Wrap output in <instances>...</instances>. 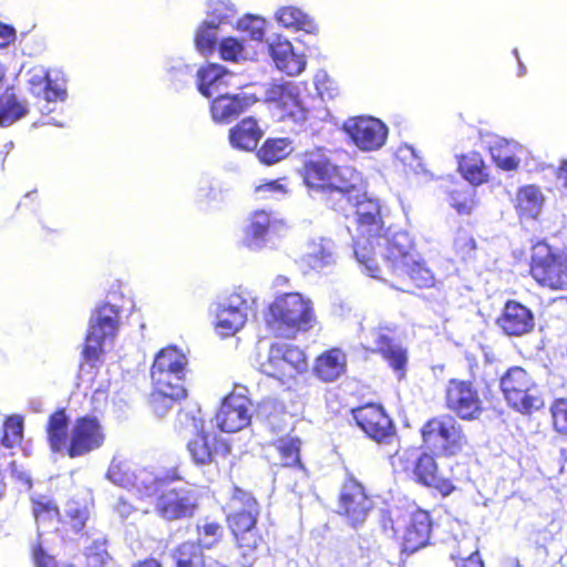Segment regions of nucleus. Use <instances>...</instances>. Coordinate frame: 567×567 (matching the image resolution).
<instances>
[{
	"instance_id": "c03bdc74",
	"label": "nucleus",
	"mask_w": 567,
	"mask_h": 567,
	"mask_svg": "<svg viewBox=\"0 0 567 567\" xmlns=\"http://www.w3.org/2000/svg\"><path fill=\"white\" fill-rule=\"evenodd\" d=\"M134 471L127 462L113 458L106 472V478L114 485L130 489Z\"/></svg>"
},
{
	"instance_id": "f257e3e1",
	"label": "nucleus",
	"mask_w": 567,
	"mask_h": 567,
	"mask_svg": "<svg viewBox=\"0 0 567 567\" xmlns=\"http://www.w3.org/2000/svg\"><path fill=\"white\" fill-rule=\"evenodd\" d=\"M267 329L277 339L293 340L316 324L312 301L299 292H286L275 298L265 312Z\"/></svg>"
},
{
	"instance_id": "c85d7f7f",
	"label": "nucleus",
	"mask_w": 567,
	"mask_h": 567,
	"mask_svg": "<svg viewBox=\"0 0 567 567\" xmlns=\"http://www.w3.org/2000/svg\"><path fill=\"white\" fill-rule=\"evenodd\" d=\"M248 109V97L245 93L217 96L210 106L213 120L218 123H229Z\"/></svg>"
},
{
	"instance_id": "79ce46f5",
	"label": "nucleus",
	"mask_w": 567,
	"mask_h": 567,
	"mask_svg": "<svg viewBox=\"0 0 567 567\" xmlns=\"http://www.w3.org/2000/svg\"><path fill=\"white\" fill-rule=\"evenodd\" d=\"M23 439V417L14 414L4 421L3 430L0 432V441L6 447L16 449L20 446Z\"/></svg>"
},
{
	"instance_id": "49530a36",
	"label": "nucleus",
	"mask_w": 567,
	"mask_h": 567,
	"mask_svg": "<svg viewBox=\"0 0 567 567\" xmlns=\"http://www.w3.org/2000/svg\"><path fill=\"white\" fill-rule=\"evenodd\" d=\"M167 80L177 90L182 89L192 78V69L181 59L169 60L166 64Z\"/></svg>"
},
{
	"instance_id": "c9c22d12",
	"label": "nucleus",
	"mask_w": 567,
	"mask_h": 567,
	"mask_svg": "<svg viewBox=\"0 0 567 567\" xmlns=\"http://www.w3.org/2000/svg\"><path fill=\"white\" fill-rule=\"evenodd\" d=\"M69 419L64 411L53 413L48 422L47 433L50 447L53 452H63L66 450Z\"/></svg>"
},
{
	"instance_id": "7c9ffc66",
	"label": "nucleus",
	"mask_w": 567,
	"mask_h": 567,
	"mask_svg": "<svg viewBox=\"0 0 567 567\" xmlns=\"http://www.w3.org/2000/svg\"><path fill=\"white\" fill-rule=\"evenodd\" d=\"M414 258V245L405 233L394 234L386 244L385 262L391 275Z\"/></svg>"
},
{
	"instance_id": "f3484780",
	"label": "nucleus",
	"mask_w": 567,
	"mask_h": 567,
	"mask_svg": "<svg viewBox=\"0 0 567 567\" xmlns=\"http://www.w3.org/2000/svg\"><path fill=\"white\" fill-rule=\"evenodd\" d=\"M258 101L272 104L282 118L296 117L303 111L298 84L291 81L269 83L261 94L255 90L250 93V103Z\"/></svg>"
},
{
	"instance_id": "bb28decb",
	"label": "nucleus",
	"mask_w": 567,
	"mask_h": 567,
	"mask_svg": "<svg viewBox=\"0 0 567 567\" xmlns=\"http://www.w3.org/2000/svg\"><path fill=\"white\" fill-rule=\"evenodd\" d=\"M233 74L229 73L224 66L219 64H208L200 68L196 73L197 89L202 95L212 97L215 94L218 96L223 93L228 84Z\"/></svg>"
},
{
	"instance_id": "a18cd8bd",
	"label": "nucleus",
	"mask_w": 567,
	"mask_h": 567,
	"mask_svg": "<svg viewBox=\"0 0 567 567\" xmlns=\"http://www.w3.org/2000/svg\"><path fill=\"white\" fill-rule=\"evenodd\" d=\"M267 22L254 14H250V42H256V48L250 45V60H258L262 55V47H269L265 41Z\"/></svg>"
},
{
	"instance_id": "09e8293b",
	"label": "nucleus",
	"mask_w": 567,
	"mask_h": 567,
	"mask_svg": "<svg viewBox=\"0 0 567 567\" xmlns=\"http://www.w3.org/2000/svg\"><path fill=\"white\" fill-rule=\"evenodd\" d=\"M219 54L225 61H244L247 54L245 43L234 37L225 38L219 43Z\"/></svg>"
},
{
	"instance_id": "603ef678",
	"label": "nucleus",
	"mask_w": 567,
	"mask_h": 567,
	"mask_svg": "<svg viewBox=\"0 0 567 567\" xmlns=\"http://www.w3.org/2000/svg\"><path fill=\"white\" fill-rule=\"evenodd\" d=\"M554 430L567 436V399H556L550 406Z\"/></svg>"
},
{
	"instance_id": "4c0bfd02",
	"label": "nucleus",
	"mask_w": 567,
	"mask_h": 567,
	"mask_svg": "<svg viewBox=\"0 0 567 567\" xmlns=\"http://www.w3.org/2000/svg\"><path fill=\"white\" fill-rule=\"evenodd\" d=\"M278 23L287 29L311 32L315 29L312 19L297 7L287 6L276 13Z\"/></svg>"
},
{
	"instance_id": "bf43d9fd",
	"label": "nucleus",
	"mask_w": 567,
	"mask_h": 567,
	"mask_svg": "<svg viewBox=\"0 0 567 567\" xmlns=\"http://www.w3.org/2000/svg\"><path fill=\"white\" fill-rule=\"evenodd\" d=\"M33 515L35 520L40 524L47 520L58 518L59 511L55 504L51 501H38L33 505Z\"/></svg>"
},
{
	"instance_id": "680f3d73",
	"label": "nucleus",
	"mask_w": 567,
	"mask_h": 567,
	"mask_svg": "<svg viewBox=\"0 0 567 567\" xmlns=\"http://www.w3.org/2000/svg\"><path fill=\"white\" fill-rule=\"evenodd\" d=\"M107 558L104 543L95 542L94 547L87 548L86 560L89 567H102Z\"/></svg>"
},
{
	"instance_id": "a211bd4d",
	"label": "nucleus",
	"mask_w": 567,
	"mask_h": 567,
	"mask_svg": "<svg viewBox=\"0 0 567 567\" xmlns=\"http://www.w3.org/2000/svg\"><path fill=\"white\" fill-rule=\"evenodd\" d=\"M248 389L235 384L231 393L226 396L216 413L215 423L223 432H238L248 425Z\"/></svg>"
},
{
	"instance_id": "4be33fe9",
	"label": "nucleus",
	"mask_w": 567,
	"mask_h": 567,
	"mask_svg": "<svg viewBox=\"0 0 567 567\" xmlns=\"http://www.w3.org/2000/svg\"><path fill=\"white\" fill-rule=\"evenodd\" d=\"M432 519L427 511L416 508L408 514L402 539V551L413 554L425 547L430 542Z\"/></svg>"
},
{
	"instance_id": "6ab92c4d",
	"label": "nucleus",
	"mask_w": 567,
	"mask_h": 567,
	"mask_svg": "<svg viewBox=\"0 0 567 567\" xmlns=\"http://www.w3.org/2000/svg\"><path fill=\"white\" fill-rule=\"evenodd\" d=\"M105 435L100 422L95 417L79 419L71 430L70 444L66 449L70 457L83 456L100 449Z\"/></svg>"
},
{
	"instance_id": "9b49d317",
	"label": "nucleus",
	"mask_w": 567,
	"mask_h": 567,
	"mask_svg": "<svg viewBox=\"0 0 567 567\" xmlns=\"http://www.w3.org/2000/svg\"><path fill=\"white\" fill-rule=\"evenodd\" d=\"M445 408L462 421H477L485 408L480 391L472 380L452 378L444 390Z\"/></svg>"
},
{
	"instance_id": "5fc2aeb1",
	"label": "nucleus",
	"mask_w": 567,
	"mask_h": 567,
	"mask_svg": "<svg viewBox=\"0 0 567 567\" xmlns=\"http://www.w3.org/2000/svg\"><path fill=\"white\" fill-rule=\"evenodd\" d=\"M502 148L503 144L501 142L489 147L494 164L503 171H516L519 166V159L513 154L503 153Z\"/></svg>"
},
{
	"instance_id": "c756f323",
	"label": "nucleus",
	"mask_w": 567,
	"mask_h": 567,
	"mask_svg": "<svg viewBox=\"0 0 567 567\" xmlns=\"http://www.w3.org/2000/svg\"><path fill=\"white\" fill-rule=\"evenodd\" d=\"M544 195L540 187L534 184H527L518 187L514 208L519 219H536L544 205Z\"/></svg>"
},
{
	"instance_id": "a19ab883",
	"label": "nucleus",
	"mask_w": 567,
	"mask_h": 567,
	"mask_svg": "<svg viewBox=\"0 0 567 567\" xmlns=\"http://www.w3.org/2000/svg\"><path fill=\"white\" fill-rule=\"evenodd\" d=\"M217 22L215 19H206L198 28L195 35L197 50L203 54H212L217 43Z\"/></svg>"
},
{
	"instance_id": "338daca9",
	"label": "nucleus",
	"mask_w": 567,
	"mask_h": 567,
	"mask_svg": "<svg viewBox=\"0 0 567 567\" xmlns=\"http://www.w3.org/2000/svg\"><path fill=\"white\" fill-rule=\"evenodd\" d=\"M66 514L71 517L72 527L75 532H80L87 519V512L75 507L73 504L68 505Z\"/></svg>"
},
{
	"instance_id": "6e6d98bb",
	"label": "nucleus",
	"mask_w": 567,
	"mask_h": 567,
	"mask_svg": "<svg viewBox=\"0 0 567 567\" xmlns=\"http://www.w3.org/2000/svg\"><path fill=\"white\" fill-rule=\"evenodd\" d=\"M200 557V547L192 542L183 543L174 554L176 566H195V560Z\"/></svg>"
},
{
	"instance_id": "f03ea898",
	"label": "nucleus",
	"mask_w": 567,
	"mask_h": 567,
	"mask_svg": "<svg viewBox=\"0 0 567 567\" xmlns=\"http://www.w3.org/2000/svg\"><path fill=\"white\" fill-rule=\"evenodd\" d=\"M301 174L309 189L338 196L337 202L330 205L336 210H346L343 198L355 192V186L361 183L360 174L354 168L337 166L326 156L305 161Z\"/></svg>"
},
{
	"instance_id": "0eeeda50",
	"label": "nucleus",
	"mask_w": 567,
	"mask_h": 567,
	"mask_svg": "<svg viewBox=\"0 0 567 567\" xmlns=\"http://www.w3.org/2000/svg\"><path fill=\"white\" fill-rule=\"evenodd\" d=\"M395 457L401 471L411 472L417 484L434 491L442 497L450 496L456 489L451 478L440 475L439 464L433 454L429 452L417 454L415 449H405L398 451Z\"/></svg>"
},
{
	"instance_id": "e433bc0d",
	"label": "nucleus",
	"mask_w": 567,
	"mask_h": 567,
	"mask_svg": "<svg viewBox=\"0 0 567 567\" xmlns=\"http://www.w3.org/2000/svg\"><path fill=\"white\" fill-rule=\"evenodd\" d=\"M187 359L185 354L176 347H167L158 352L156 355L153 368L173 372L178 377L184 378L186 371Z\"/></svg>"
},
{
	"instance_id": "412c9836",
	"label": "nucleus",
	"mask_w": 567,
	"mask_h": 567,
	"mask_svg": "<svg viewBox=\"0 0 567 567\" xmlns=\"http://www.w3.org/2000/svg\"><path fill=\"white\" fill-rule=\"evenodd\" d=\"M392 276L395 279L392 287L408 293H414L420 289L433 288L436 284L435 275L427 267L426 262L415 258L394 271Z\"/></svg>"
},
{
	"instance_id": "cd10ccee",
	"label": "nucleus",
	"mask_w": 567,
	"mask_h": 567,
	"mask_svg": "<svg viewBox=\"0 0 567 567\" xmlns=\"http://www.w3.org/2000/svg\"><path fill=\"white\" fill-rule=\"evenodd\" d=\"M457 172L474 187L486 184L491 179L489 168L477 151H470L457 156Z\"/></svg>"
},
{
	"instance_id": "a878e982",
	"label": "nucleus",
	"mask_w": 567,
	"mask_h": 567,
	"mask_svg": "<svg viewBox=\"0 0 567 567\" xmlns=\"http://www.w3.org/2000/svg\"><path fill=\"white\" fill-rule=\"evenodd\" d=\"M375 352L391 367L399 380L405 377L408 367V351L392 337L379 332L374 340Z\"/></svg>"
},
{
	"instance_id": "9d476101",
	"label": "nucleus",
	"mask_w": 567,
	"mask_h": 567,
	"mask_svg": "<svg viewBox=\"0 0 567 567\" xmlns=\"http://www.w3.org/2000/svg\"><path fill=\"white\" fill-rule=\"evenodd\" d=\"M374 508L372 495L353 474L343 480L338 495V515L352 526H361Z\"/></svg>"
},
{
	"instance_id": "58836bf2",
	"label": "nucleus",
	"mask_w": 567,
	"mask_h": 567,
	"mask_svg": "<svg viewBox=\"0 0 567 567\" xmlns=\"http://www.w3.org/2000/svg\"><path fill=\"white\" fill-rule=\"evenodd\" d=\"M28 113L27 104L14 94L6 92L0 100V126H10Z\"/></svg>"
},
{
	"instance_id": "774afa93",
	"label": "nucleus",
	"mask_w": 567,
	"mask_h": 567,
	"mask_svg": "<svg viewBox=\"0 0 567 567\" xmlns=\"http://www.w3.org/2000/svg\"><path fill=\"white\" fill-rule=\"evenodd\" d=\"M32 556L37 567H56L54 557L48 555L40 544L32 548Z\"/></svg>"
},
{
	"instance_id": "052dcab7",
	"label": "nucleus",
	"mask_w": 567,
	"mask_h": 567,
	"mask_svg": "<svg viewBox=\"0 0 567 567\" xmlns=\"http://www.w3.org/2000/svg\"><path fill=\"white\" fill-rule=\"evenodd\" d=\"M254 192L258 198L265 199L271 195L286 194L287 188L280 183V179H274L257 185Z\"/></svg>"
},
{
	"instance_id": "de8ad7c7",
	"label": "nucleus",
	"mask_w": 567,
	"mask_h": 567,
	"mask_svg": "<svg viewBox=\"0 0 567 567\" xmlns=\"http://www.w3.org/2000/svg\"><path fill=\"white\" fill-rule=\"evenodd\" d=\"M302 261L308 268L317 270L331 265L333 262V254L329 246L320 244L307 252Z\"/></svg>"
},
{
	"instance_id": "dca6fc26",
	"label": "nucleus",
	"mask_w": 567,
	"mask_h": 567,
	"mask_svg": "<svg viewBox=\"0 0 567 567\" xmlns=\"http://www.w3.org/2000/svg\"><path fill=\"white\" fill-rule=\"evenodd\" d=\"M343 131L361 151L370 152L382 147L388 137V127L372 116H354L343 123Z\"/></svg>"
},
{
	"instance_id": "2eb2a0df",
	"label": "nucleus",
	"mask_w": 567,
	"mask_h": 567,
	"mask_svg": "<svg viewBox=\"0 0 567 567\" xmlns=\"http://www.w3.org/2000/svg\"><path fill=\"white\" fill-rule=\"evenodd\" d=\"M245 291L231 293L210 307L215 318V330L220 337H229L240 330L247 319Z\"/></svg>"
},
{
	"instance_id": "8fccbe9b",
	"label": "nucleus",
	"mask_w": 567,
	"mask_h": 567,
	"mask_svg": "<svg viewBox=\"0 0 567 567\" xmlns=\"http://www.w3.org/2000/svg\"><path fill=\"white\" fill-rule=\"evenodd\" d=\"M229 528L240 548L246 546V534L248 532V513L243 509L237 513L230 512L228 514Z\"/></svg>"
},
{
	"instance_id": "ea45409f",
	"label": "nucleus",
	"mask_w": 567,
	"mask_h": 567,
	"mask_svg": "<svg viewBox=\"0 0 567 567\" xmlns=\"http://www.w3.org/2000/svg\"><path fill=\"white\" fill-rule=\"evenodd\" d=\"M197 545L203 549H210L216 546L223 538V526L209 518L199 519L197 522Z\"/></svg>"
},
{
	"instance_id": "f704fd0d",
	"label": "nucleus",
	"mask_w": 567,
	"mask_h": 567,
	"mask_svg": "<svg viewBox=\"0 0 567 567\" xmlns=\"http://www.w3.org/2000/svg\"><path fill=\"white\" fill-rule=\"evenodd\" d=\"M274 445L279 454L282 466L299 470L305 468L300 455L302 441L299 436L287 435L280 437Z\"/></svg>"
},
{
	"instance_id": "6e6552de",
	"label": "nucleus",
	"mask_w": 567,
	"mask_h": 567,
	"mask_svg": "<svg viewBox=\"0 0 567 567\" xmlns=\"http://www.w3.org/2000/svg\"><path fill=\"white\" fill-rule=\"evenodd\" d=\"M308 369V357L303 349L281 341L269 346L267 358L260 362L259 371L280 382H287Z\"/></svg>"
},
{
	"instance_id": "473e14b6",
	"label": "nucleus",
	"mask_w": 567,
	"mask_h": 567,
	"mask_svg": "<svg viewBox=\"0 0 567 567\" xmlns=\"http://www.w3.org/2000/svg\"><path fill=\"white\" fill-rule=\"evenodd\" d=\"M292 151V142L288 137L267 138L256 151V156L262 164L272 165L287 158Z\"/></svg>"
},
{
	"instance_id": "aec40b11",
	"label": "nucleus",
	"mask_w": 567,
	"mask_h": 567,
	"mask_svg": "<svg viewBox=\"0 0 567 567\" xmlns=\"http://www.w3.org/2000/svg\"><path fill=\"white\" fill-rule=\"evenodd\" d=\"M496 326L507 337H523L535 329V317L533 311L517 300H507L498 317Z\"/></svg>"
},
{
	"instance_id": "ddd939ff",
	"label": "nucleus",
	"mask_w": 567,
	"mask_h": 567,
	"mask_svg": "<svg viewBox=\"0 0 567 567\" xmlns=\"http://www.w3.org/2000/svg\"><path fill=\"white\" fill-rule=\"evenodd\" d=\"M343 202L355 208V236L363 238H381L385 234L380 204L367 197L359 185L355 192L347 194Z\"/></svg>"
},
{
	"instance_id": "4d7b16f0",
	"label": "nucleus",
	"mask_w": 567,
	"mask_h": 567,
	"mask_svg": "<svg viewBox=\"0 0 567 567\" xmlns=\"http://www.w3.org/2000/svg\"><path fill=\"white\" fill-rule=\"evenodd\" d=\"M274 226L270 215L266 212L258 210L251 219L252 237L257 240H265Z\"/></svg>"
},
{
	"instance_id": "72a5a7b5",
	"label": "nucleus",
	"mask_w": 567,
	"mask_h": 567,
	"mask_svg": "<svg viewBox=\"0 0 567 567\" xmlns=\"http://www.w3.org/2000/svg\"><path fill=\"white\" fill-rule=\"evenodd\" d=\"M380 238L353 237V249L357 261L364 267L367 274L373 278L380 277V266L374 251V241Z\"/></svg>"
},
{
	"instance_id": "864d4df0",
	"label": "nucleus",
	"mask_w": 567,
	"mask_h": 567,
	"mask_svg": "<svg viewBox=\"0 0 567 567\" xmlns=\"http://www.w3.org/2000/svg\"><path fill=\"white\" fill-rule=\"evenodd\" d=\"M453 247L462 260L472 258L477 249L474 237L465 230L457 231Z\"/></svg>"
},
{
	"instance_id": "39448f33",
	"label": "nucleus",
	"mask_w": 567,
	"mask_h": 567,
	"mask_svg": "<svg viewBox=\"0 0 567 567\" xmlns=\"http://www.w3.org/2000/svg\"><path fill=\"white\" fill-rule=\"evenodd\" d=\"M499 389L508 405L519 413L530 414L544 405L533 375L519 365L511 367L502 374Z\"/></svg>"
},
{
	"instance_id": "393cba45",
	"label": "nucleus",
	"mask_w": 567,
	"mask_h": 567,
	"mask_svg": "<svg viewBox=\"0 0 567 567\" xmlns=\"http://www.w3.org/2000/svg\"><path fill=\"white\" fill-rule=\"evenodd\" d=\"M30 90L34 95H43L47 103L64 101L66 99L65 85L43 68L35 66L29 72Z\"/></svg>"
},
{
	"instance_id": "69168bd1",
	"label": "nucleus",
	"mask_w": 567,
	"mask_h": 567,
	"mask_svg": "<svg viewBox=\"0 0 567 567\" xmlns=\"http://www.w3.org/2000/svg\"><path fill=\"white\" fill-rule=\"evenodd\" d=\"M456 567H485L484 561L481 557L478 548H475L466 557H463L461 553L452 556Z\"/></svg>"
},
{
	"instance_id": "423d86ee",
	"label": "nucleus",
	"mask_w": 567,
	"mask_h": 567,
	"mask_svg": "<svg viewBox=\"0 0 567 567\" xmlns=\"http://www.w3.org/2000/svg\"><path fill=\"white\" fill-rule=\"evenodd\" d=\"M425 449L442 456L458 454L466 443L462 425L452 415L444 414L429 419L420 430Z\"/></svg>"
},
{
	"instance_id": "f8f14e48",
	"label": "nucleus",
	"mask_w": 567,
	"mask_h": 567,
	"mask_svg": "<svg viewBox=\"0 0 567 567\" xmlns=\"http://www.w3.org/2000/svg\"><path fill=\"white\" fill-rule=\"evenodd\" d=\"M118 309L114 305L99 306L92 313L83 354L87 361H96L111 343L118 328Z\"/></svg>"
},
{
	"instance_id": "7ed1b4c3",
	"label": "nucleus",
	"mask_w": 567,
	"mask_h": 567,
	"mask_svg": "<svg viewBox=\"0 0 567 567\" xmlns=\"http://www.w3.org/2000/svg\"><path fill=\"white\" fill-rule=\"evenodd\" d=\"M528 274L543 289L567 292V250L537 240L530 247Z\"/></svg>"
},
{
	"instance_id": "4468645a",
	"label": "nucleus",
	"mask_w": 567,
	"mask_h": 567,
	"mask_svg": "<svg viewBox=\"0 0 567 567\" xmlns=\"http://www.w3.org/2000/svg\"><path fill=\"white\" fill-rule=\"evenodd\" d=\"M357 426L372 441L379 444H388L395 435V426L378 403H367L351 411Z\"/></svg>"
},
{
	"instance_id": "b1692460",
	"label": "nucleus",
	"mask_w": 567,
	"mask_h": 567,
	"mask_svg": "<svg viewBox=\"0 0 567 567\" xmlns=\"http://www.w3.org/2000/svg\"><path fill=\"white\" fill-rule=\"evenodd\" d=\"M348 371V355L339 347H332L315 358L313 375L323 383H332L341 379Z\"/></svg>"
},
{
	"instance_id": "37998d69",
	"label": "nucleus",
	"mask_w": 567,
	"mask_h": 567,
	"mask_svg": "<svg viewBox=\"0 0 567 567\" xmlns=\"http://www.w3.org/2000/svg\"><path fill=\"white\" fill-rule=\"evenodd\" d=\"M132 486L130 489H134L142 497L151 496L155 493L161 492L162 486L165 485L162 482H158L157 478L146 470L134 471V475L132 477Z\"/></svg>"
},
{
	"instance_id": "5701e85b",
	"label": "nucleus",
	"mask_w": 567,
	"mask_h": 567,
	"mask_svg": "<svg viewBox=\"0 0 567 567\" xmlns=\"http://www.w3.org/2000/svg\"><path fill=\"white\" fill-rule=\"evenodd\" d=\"M269 54L276 68L289 76L301 74L307 65L303 53H297L290 41L277 38L269 47H262V56Z\"/></svg>"
},
{
	"instance_id": "2f4dec72",
	"label": "nucleus",
	"mask_w": 567,
	"mask_h": 567,
	"mask_svg": "<svg viewBox=\"0 0 567 567\" xmlns=\"http://www.w3.org/2000/svg\"><path fill=\"white\" fill-rule=\"evenodd\" d=\"M151 378L153 383V392H155V399L163 398L165 394L169 398H185L186 390L183 384L182 377L174 374L173 372H166V370H159L152 367Z\"/></svg>"
},
{
	"instance_id": "13d9d810",
	"label": "nucleus",
	"mask_w": 567,
	"mask_h": 567,
	"mask_svg": "<svg viewBox=\"0 0 567 567\" xmlns=\"http://www.w3.org/2000/svg\"><path fill=\"white\" fill-rule=\"evenodd\" d=\"M229 143L234 148L248 151V118H243L229 130Z\"/></svg>"
},
{
	"instance_id": "20e7f679",
	"label": "nucleus",
	"mask_w": 567,
	"mask_h": 567,
	"mask_svg": "<svg viewBox=\"0 0 567 567\" xmlns=\"http://www.w3.org/2000/svg\"><path fill=\"white\" fill-rule=\"evenodd\" d=\"M177 422L184 431L193 436L187 441V452L196 465L217 463L218 458H225L229 452V445L224 441L204 431L202 410L196 405H189L181 410Z\"/></svg>"
},
{
	"instance_id": "1a4fd4ad",
	"label": "nucleus",
	"mask_w": 567,
	"mask_h": 567,
	"mask_svg": "<svg viewBox=\"0 0 567 567\" xmlns=\"http://www.w3.org/2000/svg\"><path fill=\"white\" fill-rule=\"evenodd\" d=\"M197 491L187 483H167L155 502L156 514L168 522L190 518L198 508Z\"/></svg>"
},
{
	"instance_id": "e2e57ef3",
	"label": "nucleus",
	"mask_w": 567,
	"mask_h": 567,
	"mask_svg": "<svg viewBox=\"0 0 567 567\" xmlns=\"http://www.w3.org/2000/svg\"><path fill=\"white\" fill-rule=\"evenodd\" d=\"M450 203L451 206L460 214V215H470L472 213L474 200L472 195L461 197V193L457 190H453L450 193Z\"/></svg>"
},
{
	"instance_id": "3c124183",
	"label": "nucleus",
	"mask_w": 567,
	"mask_h": 567,
	"mask_svg": "<svg viewBox=\"0 0 567 567\" xmlns=\"http://www.w3.org/2000/svg\"><path fill=\"white\" fill-rule=\"evenodd\" d=\"M234 17L235 9L229 3L221 0L209 1L206 19H215L217 27L220 24L230 23Z\"/></svg>"
},
{
	"instance_id": "0e129e2a",
	"label": "nucleus",
	"mask_w": 567,
	"mask_h": 567,
	"mask_svg": "<svg viewBox=\"0 0 567 567\" xmlns=\"http://www.w3.org/2000/svg\"><path fill=\"white\" fill-rule=\"evenodd\" d=\"M163 398L155 399V392L151 394V405L154 412L163 417L167 414V412L173 408L174 403L181 400L182 398H169L168 394H162Z\"/></svg>"
}]
</instances>
